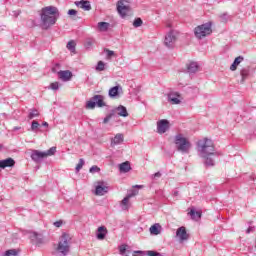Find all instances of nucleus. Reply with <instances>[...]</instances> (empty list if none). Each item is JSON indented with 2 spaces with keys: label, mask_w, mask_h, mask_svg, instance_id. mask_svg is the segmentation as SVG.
I'll use <instances>...</instances> for the list:
<instances>
[{
  "label": "nucleus",
  "mask_w": 256,
  "mask_h": 256,
  "mask_svg": "<svg viewBox=\"0 0 256 256\" xmlns=\"http://www.w3.org/2000/svg\"><path fill=\"white\" fill-rule=\"evenodd\" d=\"M59 19V9L55 6H46L40 12V26L41 29L47 31L51 29Z\"/></svg>",
  "instance_id": "nucleus-1"
},
{
  "label": "nucleus",
  "mask_w": 256,
  "mask_h": 256,
  "mask_svg": "<svg viewBox=\"0 0 256 256\" xmlns=\"http://www.w3.org/2000/svg\"><path fill=\"white\" fill-rule=\"evenodd\" d=\"M42 125H43V127H49V123H47V122H43Z\"/></svg>",
  "instance_id": "nucleus-51"
},
{
  "label": "nucleus",
  "mask_w": 256,
  "mask_h": 256,
  "mask_svg": "<svg viewBox=\"0 0 256 256\" xmlns=\"http://www.w3.org/2000/svg\"><path fill=\"white\" fill-rule=\"evenodd\" d=\"M136 195H139V191L132 189L130 193L127 194V196L131 199L132 197H135Z\"/></svg>",
  "instance_id": "nucleus-45"
},
{
  "label": "nucleus",
  "mask_w": 256,
  "mask_h": 256,
  "mask_svg": "<svg viewBox=\"0 0 256 256\" xmlns=\"http://www.w3.org/2000/svg\"><path fill=\"white\" fill-rule=\"evenodd\" d=\"M75 46H76V44H75V41H73V40H71V41H69L68 43H67V49L69 50V51H71V53H75Z\"/></svg>",
  "instance_id": "nucleus-31"
},
{
  "label": "nucleus",
  "mask_w": 256,
  "mask_h": 256,
  "mask_svg": "<svg viewBox=\"0 0 256 256\" xmlns=\"http://www.w3.org/2000/svg\"><path fill=\"white\" fill-rule=\"evenodd\" d=\"M96 71H105V62L99 61L96 66Z\"/></svg>",
  "instance_id": "nucleus-35"
},
{
  "label": "nucleus",
  "mask_w": 256,
  "mask_h": 256,
  "mask_svg": "<svg viewBox=\"0 0 256 256\" xmlns=\"http://www.w3.org/2000/svg\"><path fill=\"white\" fill-rule=\"evenodd\" d=\"M177 35L178 32L175 30H171L166 34L164 44L166 47H168V49H173V47H175V43L177 42Z\"/></svg>",
  "instance_id": "nucleus-8"
},
{
  "label": "nucleus",
  "mask_w": 256,
  "mask_h": 256,
  "mask_svg": "<svg viewBox=\"0 0 256 256\" xmlns=\"http://www.w3.org/2000/svg\"><path fill=\"white\" fill-rule=\"evenodd\" d=\"M134 253H138L139 255H142L143 251L138 250V251H135Z\"/></svg>",
  "instance_id": "nucleus-53"
},
{
  "label": "nucleus",
  "mask_w": 256,
  "mask_h": 256,
  "mask_svg": "<svg viewBox=\"0 0 256 256\" xmlns=\"http://www.w3.org/2000/svg\"><path fill=\"white\" fill-rule=\"evenodd\" d=\"M161 172H156L155 174L152 175V179H159L161 178Z\"/></svg>",
  "instance_id": "nucleus-48"
},
{
  "label": "nucleus",
  "mask_w": 256,
  "mask_h": 256,
  "mask_svg": "<svg viewBox=\"0 0 256 256\" xmlns=\"http://www.w3.org/2000/svg\"><path fill=\"white\" fill-rule=\"evenodd\" d=\"M120 173H129L131 171V164L129 161L123 162L119 165Z\"/></svg>",
  "instance_id": "nucleus-23"
},
{
  "label": "nucleus",
  "mask_w": 256,
  "mask_h": 256,
  "mask_svg": "<svg viewBox=\"0 0 256 256\" xmlns=\"http://www.w3.org/2000/svg\"><path fill=\"white\" fill-rule=\"evenodd\" d=\"M35 117H39V111L37 109L30 110L28 119H35Z\"/></svg>",
  "instance_id": "nucleus-30"
},
{
  "label": "nucleus",
  "mask_w": 256,
  "mask_h": 256,
  "mask_svg": "<svg viewBox=\"0 0 256 256\" xmlns=\"http://www.w3.org/2000/svg\"><path fill=\"white\" fill-rule=\"evenodd\" d=\"M221 23H227L229 21V14L227 12H224L219 15Z\"/></svg>",
  "instance_id": "nucleus-32"
},
{
  "label": "nucleus",
  "mask_w": 256,
  "mask_h": 256,
  "mask_svg": "<svg viewBox=\"0 0 256 256\" xmlns=\"http://www.w3.org/2000/svg\"><path fill=\"white\" fill-rule=\"evenodd\" d=\"M39 127H40V124H39V122H37V121H32V124H31V131H37V129H39Z\"/></svg>",
  "instance_id": "nucleus-40"
},
{
  "label": "nucleus",
  "mask_w": 256,
  "mask_h": 256,
  "mask_svg": "<svg viewBox=\"0 0 256 256\" xmlns=\"http://www.w3.org/2000/svg\"><path fill=\"white\" fill-rule=\"evenodd\" d=\"M71 238H69L68 234H62L59 239L58 244L55 246L54 251L57 256H67L69 255V251H71Z\"/></svg>",
  "instance_id": "nucleus-3"
},
{
  "label": "nucleus",
  "mask_w": 256,
  "mask_h": 256,
  "mask_svg": "<svg viewBox=\"0 0 256 256\" xmlns=\"http://www.w3.org/2000/svg\"><path fill=\"white\" fill-rule=\"evenodd\" d=\"M117 11L122 19H125L128 15H131V6L127 0H119L117 2Z\"/></svg>",
  "instance_id": "nucleus-7"
},
{
  "label": "nucleus",
  "mask_w": 256,
  "mask_h": 256,
  "mask_svg": "<svg viewBox=\"0 0 256 256\" xmlns=\"http://www.w3.org/2000/svg\"><path fill=\"white\" fill-rule=\"evenodd\" d=\"M93 43H95V39L88 38V39H86L84 45H85L86 49H90V47H93Z\"/></svg>",
  "instance_id": "nucleus-34"
},
{
  "label": "nucleus",
  "mask_w": 256,
  "mask_h": 256,
  "mask_svg": "<svg viewBox=\"0 0 256 256\" xmlns=\"http://www.w3.org/2000/svg\"><path fill=\"white\" fill-rule=\"evenodd\" d=\"M95 107H107L105 103V96L103 95H94L87 103L86 109H95Z\"/></svg>",
  "instance_id": "nucleus-6"
},
{
  "label": "nucleus",
  "mask_w": 256,
  "mask_h": 256,
  "mask_svg": "<svg viewBox=\"0 0 256 256\" xmlns=\"http://www.w3.org/2000/svg\"><path fill=\"white\" fill-rule=\"evenodd\" d=\"M151 235H159L161 233V225L154 224L150 227Z\"/></svg>",
  "instance_id": "nucleus-27"
},
{
  "label": "nucleus",
  "mask_w": 256,
  "mask_h": 256,
  "mask_svg": "<svg viewBox=\"0 0 256 256\" xmlns=\"http://www.w3.org/2000/svg\"><path fill=\"white\" fill-rule=\"evenodd\" d=\"M253 230H254L253 227H249V228L246 230V233H247V234L252 233Z\"/></svg>",
  "instance_id": "nucleus-50"
},
{
  "label": "nucleus",
  "mask_w": 256,
  "mask_h": 256,
  "mask_svg": "<svg viewBox=\"0 0 256 256\" xmlns=\"http://www.w3.org/2000/svg\"><path fill=\"white\" fill-rule=\"evenodd\" d=\"M119 95V86H114L109 90V97H117Z\"/></svg>",
  "instance_id": "nucleus-29"
},
{
  "label": "nucleus",
  "mask_w": 256,
  "mask_h": 256,
  "mask_svg": "<svg viewBox=\"0 0 256 256\" xmlns=\"http://www.w3.org/2000/svg\"><path fill=\"white\" fill-rule=\"evenodd\" d=\"M7 167H15V160L13 158L0 160V169H7Z\"/></svg>",
  "instance_id": "nucleus-16"
},
{
  "label": "nucleus",
  "mask_w": 256,
  "mask_h": 256,
  "mask_svg": "<svg viewBox=\"0 0 256 256\" xmlns=\"http://www.w3.org/2000/svg\"><path fill=\"white\" fill-rule=\"evenodd\" d=\"M198 151L200 156L203 159H206L205 165H207V167H213V165H215V161L211 158L212 155H215V146L211 139L204 138L203 140L198 141Z\"/></svg>",
  "instance_id": "nucleus-2"
},
{
  "label": "nucleus",
  "mask_w": 256,
  "mask_h": 256,
  "mask_svg": "<svg viewBox=\"0 0 256 256\" xmlns=\"http://www.w3.org/2000/svg\"><path fill=\"white\" fill-rule=\"evenodd\" d=\"M114 115L117 113L120 117H129V112H127V108L123 105H120L112 110Z\"/></svg>",
  "instance_id": "nucleus-14"
},
{
  "label": "nucleus",
  "mask_w": 256,
  "mask_h": 256,
  "mask_svg": "<svg viewBox=\"0 0 256 256\" xmlns=\"http://www.w3.org/2000/svg\"><path fill=\"white\" fill-rule=\"evenodd\" d=\"M19 129H21V127H14V131H19Z\"/></svg>",
  "instance_id": "nucleus-54"
},
{
  "label": "nucleus",
  "mask_w": 256,
  "mask_h": 256,
  "mask_svg": "<svg viewBox=\"0 0 256 256\" xmlns=\"http://www.w3.org/2000/svg\"><path fill=\"white\" fill-rule=\"evenodd\" d=\"M68 15H77V10H75V9H70V10H68Z\"/></svg>",
  "instance_id": "nucleus-49"
},
{
  "label": "nucleus",
  "mask_w": 256,
  "mask_h": 256,
  "mask_svg": "<svg viewBox=\"0 0 256 256\" xmlns=\"http://www.w3.org/2000/svg\"><path fill=\"white\" fill-rule=\"evenodd\" d=\"M46 157H47V154L39 150H33L31 154V159L32 161H35V163H39L41 159H45Z\"/></svg>",
  "instance_id": "nucleus-11"
},
{
  "label": "nucleus",
  "mask_w": 256,
  "mask_h": 256,
  "mask_svg": "<svg viewBox=\"0 0 256 256\" xmlns=\"http://www.w3.org/2000/svg\"><path fill=\"white\" fill-rule=\"evenodd\" d=\"M106 193H109V186H107V184L103 181H98L95 187V195L98 197H103V195H106Z\"/></svg>",
  "instance_id": "nucleus-9"
},
{
  "label": "nucleus",
  "mask_w": 256,
  "mask_h": 256,
  "mask_svg": "<svg viewBox=\"0 0 256 256\" xmlns=\"http://www.w3.org/2000/svg\"><path fill=\"white\" fill-rule=\"evenodd\" d=\"M83 165H85V160H83V158H80L79 163L76 166V171H81V169H83Z\"/></svg>",
  "instance_id": "nucleus-36"
},
{
  "label": "nucleus",
  "mask_w": 256,
  "mask_h": 256,
  "mask_svg": "<svg viewBox=\"0 0 256 256\" xmlns=\"http://www.w3.org/2000/svg\"><path fill=\"white\" fill-rule=\"evenodd\" d=\"M134 187H136L137 189H143V186H141V185H136Z\"/></svg>",
  "instance_id": "nucleus-52"
},
{
  "label": "nucleus",
  "mask_w": 256,
  "mask_h": 256,
  "mask_svg": "<svg viewBox=\"0 0 256 256\" xmlns=\"http://www.w3.org/2000/svg\"><path fill=\"white\" fill-rule=\"evenodd\" d=\"M109 27H111V24H109V22L98 23V30L102 33H105V31H109Z\"/></svg>",
  "instance_id": "nucleus-26"
},
{
  "label": "nucleus",
  "mask_w": 256,
  "mask_h": 256,
  "mask_svg": "<svg viewBox=\"0 0 256 256\" xmlns=\"http://www.w3.org/2000/svg\"><path fill=\"white\" fill-rule=\"evenodd\" d=\"M243 60H244L243 56L236 57L234 62L230 66V71H237V67H239V65L243 63Z\"/></svg>",
  "instance_id": "nucleus-22"
},
{
  "label": "nucleus",
  "mask_w": 256,
  "mask_h": 256,
  "mask_svg": "<svg viewBox=\"0 0 256 256\" xmlns=\"http://www.w3.org/2000/svg\"><path fill=\"white\" fill-rule=\"evenodd\" d=\"M105 53H107V57H113L115 55V52L109 49H105Z\"/></svg>",
  "instance_id": "nucleus-46"
},
{
  "label": "nucleus",
  "mask_w": 256,
  "mask_h": 256,
  "mask_svg": "<svg viewBox=\"0 0 256 256\" xmlns=\"http://www.w3.org/2000/svg\"><path fill=\"white\" fill-rule=\"evenodd\" d=\"M90 173H99L101 171V169L99 168V166L94 165L90 168Z\"/></svg>",
  "instance_id": "nucleus-44"
},
{
  "label": "nucleus",
  "mask_w": 256,
  "mask_h": 256,
  "mask_svg": "<svg viewBox=\"0 0 256 256\" xmlns=\"http://www.w3.org/2000/svg\"><path fill=\"white\" fill-rule=\"evenodd\" d=\"M127 251V245L122 244L119 246V253L120 255H125V252Z\"/></svg>",
  "instance_id": "nucleus-41"
},
{
  "label": "nucleus",
  "mask_w": 256,
  "mask_h": 256,
  "mask_svg": "<svg viewBox=\"0 0 256 256\" xmlns=\"http://www.w3.org/2000/svg\"><path fill=\"white\" fill-rule=\"evenodd\" d=\"M175 195H179V192H174Z\"/></svg>",
  "instance_id": "nucleus-55"
},
{
  "label": "nucleus",
  "mask_w": 256,
  "mask_h": 256,
  "mask_svg": "<svg viewBox=\"0 0 256 256\" xmlns=\"http://www.w3.org/2000/svg\"><path fill=\"white\" fill-rule=\"evenodd\" d=\"M30 239L35 243V245H43L45 240H43V235L38 234L37 232H33L30 236Z\"/></svg>",
  "instance_id": "nucleus-15"
},
{
  "label": "nucleus",
  "mask_w": 256,
  "mask_h": 256,
  "mask_svg": "<svg viewBox=\"0 0 256 256\" xmlns=\"http://www.w3.org/2000/svg\"><path fill=\"white\" fill-rule=\"evenodd\" d=\"M211 27H212L211 22L197 26L194 29L195 38L196 39H205V37L211 35L213 33V29Z\"/></svg>",
  "instance_id": "nucleus-5"
},
{
  "label": "nucleus",
  "mask_w": 256,
  "mask_h": 256,
  "mask_svg": "<svg viewBox=\"0 0 256 256\" xmlns=\"http://www.w3.org/2000/svg\"><path fill=\"white\" fill-rule=\"evenodd\" d=\"M176 237H178V239L183 242V241H187V239H189V234H187V229H185V227H180L177 229L176 231Z\"/></svg>",
  "instance_id": "nucleus-12"
},
{
  "label": "nucleus",
  "mask_w": 256,
  "mask_h": 256,
  "mask_svg": "<svg viewBox=\"0 0 256 256\" xmlns=\"http://www.w3.org/2000/svg\"><path fill=\"white\" fill-rule=\"evenodd\" d=\"M115 117V113L111 112L110 114H108L104 120H103V123L106 124V123H109V121H111V118Z\"/></svg>",
  "instance_id": "nucleus-39"
},
{
  "label": "nucleus",
  "mask_w": 256,
  "mask_h": 256,
  "mask_svg": "<svg viewBox=\"0 0 256 256\" xmlns=\"http://www.w3.org/2000/svg\"><path fill=\"white\" fill-rule=\"evenodd\" d=\"M250 73H251V68L249 66L241 68V70H240V75H241L240 83H245V80L249 78Z\"/></svg>",
  "instance_id": "nucleus-17"
},
{
  "label": "nucleus",
  "mask_w": 256,
  "mask_h": 256,
  "mask_svg": "<svg viewBox=\"0 0 256 256\" xmlns=\"http://www.w3.org/2000/svg\"><path fill=\"white\" fill-rule=\"evenodd\" d=\"M169 129V120L162 119L157 122V133L163 135V133H167Z\"/></svg>",
  "instance_id": "nucleus-10"
},
{
  "label": "nucleus",
  "mask_w": 256,
  "mask_h": 256,
  "mask_svg": "<svg viewBox=\"0 0 256 256\" xmlns=\"http://www.w3.org/2000/svg\"><path fill=\"white\" fill-rule=\"evenodd\" d=\"M180 95L179 93L175 92V93H170L168 95V101L172 104V105H179V103H181V100L179 99Z\"/></svg>",
  "instance_id": "nucleus-20"
},
{
  "label": "nucleus",
  "mask_w": 256,
  "mask_h": 256,
  "mask_svg": "<svg viewBox=\"0 0 256 256\" xmlns=\"http://www.w3.org/2000/svg\"><path fill=\"white\" fill-rule=\"evenodd\" d=\"M3 256H17V250L15 249L7 250Z\"/></svg>",
  "instance_id": "nucleus-37"
},
{
  "label": "nucleus",
  "mask_w": 256,
  "mask_h": 256,
  "mask_svg": "<svg viewBox=\"0 0 256 256\" xmlns=\"http://www.w3.org/2000/svg\"><path fill=\"white\" fill-rule=\"evenodd\" d=\"M78 7L80 6L81 9L84 11H91V3L87 0H82L77 3Z\"/></svg>",
  "instance_id": "nucleus-25"
},
{
  "label": "nucleus",
  "mask_w": 256,
  "mask_h": 256,
  "mask_svg": "<svg viewBox=\"0 0 256 256\" xmlns=\"http://www.w3.org/2000/svg\"><path fill=\"white\" fill-rule=\"evenodd\" d=\"M46 157H51V155H55L57 153V147H51L49 150L44 152Z\"/></svg>",
  "instance_id": "nucleus-33"
},
{
  "label": "nucleus",
  "mask_w": 256,
  "mask_h": 256,
  "mask_svg": "<svg viewBox=\"0 0 256 256\" xmlns=\"http://www.w3.org/2000/svg\"><path fill=\"white\" fill-rule=\"evenodd\" d=\"M54 227H61L63 225V220H58L56 222L53 223Z\"/></svg>",
  "instance_id": "nucleus-47"
},
{
  "label": "nucleus",
  "mask_w": 256,
  "mask_h": 256,
  "mask_svg": "<svg viewBox=\"0 0 256 256\" xmlns=\"http://www.w3.org/2000/svg\"><path fill=\"white\" fill-rule=\"evenodd\" d=\"M107 236V228L105 226H100L97 229L96 237L99 241H103L105 237Z\"/></svg>",
  "instance_id": "nucleus-19"
},
{
  "label": "nucleus",
  "mask_w": 256,
  "mask_h": 256,
  "mask_svg": "<svg viewBox=\"0 0 256 256\" xmlns=\"http://www.w3.org/2000/svg\"><path fill=\"white\" fill-rule=\"evenodd\" d=\"M58 77L61 79V81L67 82L71 81V78L73 77V73L69 70H61L58 72Z\"/></svg>",
  "instance_id": "nucleus-13"
},
{
  "label": "nucleus",
  "mask_w": 256,
  "mask_h": 256,
  "mask_svg": "<svg viewBox=\"0 0 256 256\" xmlns=\"http://www.w3.org/2000/svg\"><path fill=\"white\" fill-rule=\"evenodd\" d=\"M187 73L190 75L199 71V64L197 62H190L186 65Z\"/></svg>",
  "instance_id": "nucleus-18"
},
{
  "label": "nucleus",
  "mask_w": 256,
  "mask_h": 256,
  "mask_svg": "<svg viewBox=\"0 0 256 256\" xmlns=\"http://www.w3.org/2000/svg\"><path fill=\"white\" fill-rule=\"evenodd\" d=\"M174 144L180 153H189V149H191V142L183 136V134H177L174 137Z\"/></svg>",
  "instance_id": "nucleus-4"
},
{
  "label": "nucleus",
  "mask_w": 256,
  "mask_h": 256,
  "mask_svg": "<svg viewBox=\"0 0 256 256\" xmlns=\"http://www.w3.org/2000/svg\"><path fill=\"white\" fill-rule=\"evenodd\" d=\"M141 25H143V20L141 18H136L133 22V26L134 27H141Z\"/></svg>",
  "instance_id": "nucleus-38"
},
{
  "label": "nucleus",
  "mask_w": 256,
  "mask_h": 256,
  "mask_svg": "<svg viewBox=\"0 0 256 256\" xmlns=\"http://www.w3.org/2000/svg\"><path fill=\"white\" fill-rule=\"evenodd\" d=\"M146 255H148V256H163L161 253L153 251V250L147 251Z\"/></svg>",
  "instance_id": "nucleus-42"
},
{
  "label": "nucleus",
  "mask_w": 256,
  "mask_h": 256,
  "mask_svg": "<svg viewBox=\"0 0 256 256\" xmlns=\"http://www.w3.org/2000/svg\"><path fill=\"white\" fill-rule=\"evenodd\" d=\"M123 143V134H116L114 138L111 139V146L121 145Z\"/></svg>",
  "instance_id": "nucleus-24"
},
{
  "label": "nucleus",
  "mask_w": 256,
  "mask_h": 256,
  "mask_svg": "<svg viewBox=\"0 0 256 256\" xmlns=\"http://www.w3.org/2000/svg\"><path fill=\"white\" fill-rule=\"evenodd\" d=\"M50 89H52V91H57L59 90V82H54L50 84Z\"/></svg>",
  "instance_id": "nucleus-43"
},
{
  "label": "nucleus",
  "mask_w": 256,
  "mask_h": 256,
  "mask_svg": "<svg viewBox=\"0 0 256 256\" xmlns=\"http://www.w3.org/2000/svg\"><path fill=\"white\" fill-rule=\"evenodd\" d=\"M130 197L128 195H126V197H124V199L120 202V207L122 209V211H128L129 207H131V203L130 201Z\"/></svg>",
  "instance_id": "nucleus-21"
},
{
  "label": "nucleus",
  "mask_w": 256,
  "mask_h": 256,
  "mask_svg": "<svg viewBox=\"0 0 256 256\" xmlns=\"http://www.w3.org/2000/svg\"><path fill=\"white\" fill-rule=\"evenodd\" d=\"M189 215L194 221H199V219H201V212L195 211L194 209L190 210Z\"/></svg>",
  "instance_id": "nucleus-28"
}]
</instances>
